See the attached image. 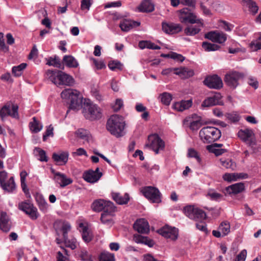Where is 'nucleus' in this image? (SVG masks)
I'll list each match as a JSON object with an SVG mask.
<instances>
[{
  "label": "nucleus",
  "instance_id": "c03bdc74",
  "mask_svg": "<svg viewBox=\"0 0 261 261\" xmlns=\"http://www.w3.org/2000/svg\"><path fill=\"white\" fill-rule=\"evenodd\" d=\"M27 65L26 63H23L18 66H14L12 69V73L15 76H20L22 74V70L26 68Z\"/></svg>",
  "mask_w": 261,
  "mask_h": 261
},
{
  "label": "nucleus",
  "instance_id": "4c0bfd02",
  "mask_svg": "<svg viewBox=\"0 0 261 261\" xmlns=\"http://www.w3.org/2000/svg\"><path fill=\"white\" fill-rule=\"evenodd\" d=\"M34 153L38 156V160L41 162H47L48 158L44 150L39 147H35L34 149Z\"/></svg>",
  "mask_w": 261,
  "mask_h": 261
},
{
  "label": "nucleus",
  "instance_id": "864d4df0",
  "mask_svg": "<svg viewBox=\"0 0 261 261\" xmlns=\"http://www.w3.org/2000/svg\"><path fill=\"white\" fill-rule=\"evenodd\" d=\"M162 102L166 106L170 105L172 99V95L169 93L164 92L160 95Z\"/></svg>",
  "mask_w": 261,
  "mask_h": 261
},
{
  "label": "nucleus",
  "instance_id": "f257e3e1",
  "mask_svg": "<svg viewBox=\"0 0 261 261\" xmlns=\"http://www.w3.org/2000/svg\"><path fill=\"white\" fill-rule=\"evenodd\" d=\"M125 123L122 116L117 114L112 115L108 120L106 127L111 135L117 138L124 135Z\"/></svg>",
  "mask_w": 261,
  "mask_h": 261
},
{
  "label": "nucleus",
  "instance_id": "f03ea898",
  "mask_svg": "<svg viewBox=\"0 0 261 261\" xmlns=\"http://www.w3.org/2000/svg\"><path fill=\"white\" fill-rule=\"evenodd\" d=\"M46 74L49 81L57 86H71L74 84V80L71 75L60 70H48Z\"/></svg>",
  "mask_w": 261,
  "mask_h": 261
},
{
  "label": "nucleus",
  "instance_id": "774afa93",
  "mask_svg": "<svg viewBox=\"0 0 261 261\" xmlns=\"http://www.w3.org/2000/svg\"><path fill=\"white\" fill-rule=\"evenodd\" d=\"M92 4V0H82L81 1V9L82 10H89Z\"/></svg>",
  "mask_w": 261,
  "mask_h": 261
},
{
  "label": "nucleus",
  "instance_id": "412c9836",
  "mask_svg": "<svg viewBox=\"0 0 261 261\" xmlns=\"http://www.w3.org/2000/svg\"><path fill=\"white\" fill-rule=\"evenodd\" d=\"M133 240L137 244H143L149 247H152L154 245V242L152 240L147 237L142 236L137 233L133 235Z\"/></svg>",
  "mask_w": 261,
  "mask_h": 261
},
{
  "label": "nucleus",
  "instance_id": "09e8293b",
  "mask_svg": "<svg viewBox=\"0 0 261 261\" xmlns=\"http://www.w3.org/2000/svg\"><path fill=\"white\" fill-rule=\"evenodd\" d=\"M47 60V64L49 66H53L56 67H60L61 63L60 58L55 56L53 57H49Z\"/></svg>",
  "mask_w": 261,
  "mask_h": 261
},
{
  "label": "nucleus",
  "instance_id": "f3484780",
  "mask_svg": "<svg viewBox=\"0 0 261 261\" xmlns=\"http://www.w3.org/2000/svg\"><path fill=\"white\" fill-rule=\"evenodd\" d=\"M163 31L169 35L177 34L182 30L180 24L173 22H163L162 23Z\"/></svg>",
  "mask_w": 261,
  "mask_h": 261
},
{
  "label": "nucleus",
  "instance_id": "e433bc0d",
  "mask_svg": "<svg viewBox=\"0 0 261 261\" xmlns=\"http://www.w3.org/2000/svg\"><path fill=\"white\" fill-rule=\"evenodd\" d=\"M75 135L77 137L80 138L87 142L89 141L90 138L89 132L87 130L83 128L78 129L75 132Z\"/></svg>",
  "mask_w": 261,
  "mask_h": 261
},
{
  "label": "nucleus",
  "instance_id": "e2e57ef3",
  "mask_svg": "<svg viewBox=\"0 0 261 261\" xmlns=\"http://www.w3.org/2000/svg\"><path fill=\"white\" fill-rule=\"evenodd\" d=\"M80 257L83 261H93L91 258V255L85 250H81Z\"/></svg>",
  "mask_w": 261,
  "mask_h": 261
},
{
  "label": "nucleus",
  "instance_id": "603ef678",
  "mask_svg": "<svg viewBox=\"0 0 261 261\" xmlns=\"http://www.w3.org/2000/svg\"><path fill=\"white\" fill-rule=\"evenodd\" d=\"M206 149L209 152L214 153L216 156L222 155L227 152V150L223 148H217L212 146H207Z\"/></svg>",
  "mask_w": 261,
  "mask_h": 261
},
{
  "label": "nucleus",
  "instance_id": "49530a36",
  "mask_svg": "<svg viewBox=\"0 0 261 261\" xmlns=\"http://www.w3.org/2000/svg\"><path fill=\"white\" fill-rule=\"evenodd\" d=\"M109 68L112 71H115L117 70H122L123 69V66L120 62L114 60L110 61L108 64Z\"/></svg>",
  "mask_w": 261,
  "mask_h": 261
},
{
  "label": "nucleus",
  "instance_id": "72a5a7b5",
  "mask_svg": "<svg viewBox=\"0 0 261 261\" xmlns=\"http://www.w3.org/2000/svg\"><path fill=\"white\" fill-rule=\"evenodd\" d=\"M35 198L40 210L43 212H46L48 208V204L43 196L41 195L37 194Z\"/></svg>",
  "mask_w": 261,
  "mask_h": 261
},
{
  "label": "nucleus",
  "instance_id": "a18cd8bd",
  "mask_svg": "<svg viewBox=\"0 0 261 261\" xmlns=\"http://www.w3.org/2000/svg\"><path fill=\"white\" fill-rule=\"evenodd\" d=\"M194 216L195 218H191V219L194 220L196 221H201L206 218V214L202 210L197 208L196 212L194 213Z\"/></svg>",
  "mask_w": 261,
  "mask_h": 261
},
{
  "label": "nucleus",
  "instance_id": "4be33fe9",
  "mask_svg": "<svg viewBox=\"0 0 261 261\" xmlns=\"http://www.w3.org/2000/svg\"><path fill=\"white\" fill-rule=\"evenodd\" d=\"M221 95L219 93H216L213 96L208 97L206 98L202 103L201 107H210L215 105H220L219 100Z\"/></svg>",
  "mask_w": 261,
  "mask_h": 261
},
{
  "label": "nucleus",
  "instance_id": "ddd939ff",
  "mask_svg": "<svg viewBox=\"0 0 261 261\" xmlns=\"http://www.w3.org/2000/svg\"><path fill=\"white\" fill-rule=\"evenodd\" d=\"M204 84L211 89H219L223 86L221 79L217 75H213L206 77L203 81Z\"/></svg>",
  "mask_w": 261,
  "mask_h": 261
},
{
  "label": "nucleus",
  "instance_id": "0e129e2a",
  "mask_svg": "<svg viewBox=\"0 0 261 261\" xmlns=\"http://www.w3.org/2000/svg\"><path fill=\"white\" fill-rule=\"evenodd\" d=\"M202 123L200 119L191 122L190 124V128L192 130H198L201 126Z\"/></svg>",
  "mask_w": 261,
  "mask_h": 261
},
{
  "label": "nucleus",
  "instance_id": "f704fd0d",
  "mask_svg": "<svg viewBox=\"0 0 261 261\" xmlns=\"http://www.w3.org/2000/svg\"><path fill=\"white\" fill-rule=\"evenodd\" d=\"M63 61L69 67L76 68L79 65L76 59L71 56H65L63 59Z\"/></svg>",
  "mask_w": 261,
  "mask_h": 261
},
{
  "label": "nucleus",
  "instance_id": "a19ab883",
  "mask_svg": "<svg viewBox=\"0 0 261 261\" xmlns=\"http://www.w3.org/2000/svg\"><path fill=\"white\" fill-rule=\"evenodd\" d=\"M114 215L102 213L100 220L101 222L106 225L111 226L113 224V216Z\"/></svg>",
  "mask_w": 261,
  "mask_h": 261
},
{
  "label": "nucleus",
  "instance_id": "37998d69",
  "mask_svg": "<svg viewBox=\"0 0 261 261\" xmlns=\"http://www.w3.org/2000/svg\"><path fill=\"white\" fill-rule=\"evenodd\" d=\"M202 48L206 51H215L220 48V46L215 44L203 42L202 44Z\"/></svg>",
  "mask_w": 261,
  "mask_h": 261
},
{
  "label": "nucleus",
  "instance_id": "ea45409f",
  "mask_svg": "<svg viewBox=\"0 0 261 261\" xmlns=\"http://www.w3.org/2000/svg\"><path fill=\"white\" fill-rule=\"evenodd\" d=\"M197 208L193 205H187L184 207L183 212L190 219L194 218H195L194 215L196 212Z\"/></svg>",
  "mask_w": 261,
  "mask_h": 261
},
{
  "label": "nucleus",
  "instance_id": "f8f14e48",
  "mask_svg": "<svg viewBox=\"0 0 261 261\" xmlns=\"http://www.w3.org/2000/svg\"><path fill=\"white\" fill-rule=\"evenodd\" d=\"M158 233L163 237L171 240L175 241L178 237V230L175 227L165 226L158 231Z\"/></svg>",
  "mask_w": 261,
  "mask_h": 261
},
{
  "label": "nucleus",
  "instance_id": "a878e982",
  "mask_svg": "<svg viewBox=\"0 0 261 261\" xmlns=\"http://www.w3.org/2000/svg\"><path fill=\"white\" fill-rule=\"evenodd\" d=\"M80 231L82 233V236L83 240L85 242H89L92 240V234L91 232L89 230L88 227L83 223H80L79 225Z\"/></svg>",
  "mask_w": 261,
  "mask_h": 261
},
{
  "label": "nucleus",
  "instance_id": "69168bd1",
  "mask_svg": "<svg viewBox=\"0 0 261 261\" xmlns=\"http://www.w3.org/2000/svg\"><path fill=\"white\" fill-rule=\"evenodd\" d=\"M54 128L53 127L50 125L48 126L43 135V141H46L47 138L49 136L53 137L54 135L53 133Z\"/></svg>",
  "mask_w": 261,
  "mask_h": 261
},
{
  "label": "nucleus",
  "instance_id": "bf43d9fd",
  "mask_svg": "<svg viewBox=\"0 0 261 261\" xmlns=\"http://www.w3.org/2000/svg\"><path fill=\"white\" fill-rule=\"evenodd\" d=\"M227 118L232 122L239 121L241 116L237 112H232L227 114Z\"/></svg>",
  "mask_w": 261,
  "mask_h": 261
},
{
  "label": "nucleus",
  "instance_id": "0eeeda50",
  "mask_svg": "<svg viewBox=\"0 0 261 261\" xmlns=\"http://www.w3.org/2000/svg\"><path fill=\"white\" fill-rule=\"evenodd\" d=\"M149 144H147L155 154H158L164 149L165 143L157 134L149 135L148 138Z\"/></svg>",
  "mask_w": 261,
  "mask_h": 261
},
{
  "label": "nucleus",
  "instance_id": "b1692460",
  "mask_svg": "<svg viewBox=\"0 0 261 261\" xmlns=\"http://www.w3.org/2000/svg\"><path fill=\"white\" fill-rule=\"evenodd\" d=\"M68 156L69 153L67 151H62L53 154V160L61 165L66 164L68 161Z\"/></svg>",
  "mask_w": 261,
  "mask_h": 261
},
{
  "label": "nucleus",
  "instance_id": "5fc2aeb1",
  "mask_svg": "<svg viewBox=\"0 0 261 261\" xmlns=\"http://www.w3.org/2000/svg\"><path fill=\"white\" fill-rule=\"evenodd\" d=\"M250 47L252 51H256L261 49V34L257 40L251 42Z\"/></svg>",
  "mask_w": 261,
  "mask_h": 261
},
{
  "label": "nucleus",
  "instance_id": "2eb2a0df",
  "mask_svg": "<svg viewBox=\"0 0 261 261\" xmlns=\"http://www.w3.org/2000/svg\"><path fill=\"white\" fill-rule=\"evenodd\" d=\"M205 38H207L214 42L220 44L223 43L227 39L226 34L219 31H211L205 34Z\"/></svg>",
  "mask_w": 261,
  "mask_h": 261
},
{
  "label": "nucleus",
  "instance_id": "2f4dec72",
  "mask_svg": "<svg viewBox=\"0 0 261 261\" xmlns=\"http://www.w3.org/2000/svg\"><path fill=\"white\" fill-rule=\"evenodd\" d=\"M197 25H190L184 30L185 34L187 36H194L198 34L200 31V27L202 23L200 22L197 23Z\"/></svg>",
  "mask_w": 261,
  "mask_h": 261
},
{
  "label": "nucleus",
  "instance_id": "9d476101",
  "mask_svg": "<svg viewBox=\"0 0 261 261\" xmlns=\"http://www.w3.org/2000/svg\"><path fill=\"white\" fill-rule=\"evenodd\" d=\"M19 209L29 215L32 220H36L39 216V214L36 207L34 206L31 202L27 201L21 202L19 203Z\"/></svg>",
  "mask_w": 261,
  "mask_h": 261
},
{
  "label": "nucleus",
  "instance_id": "7c9ffc66",
  "mask_svg": "<svg viewBox=\"0 0 261 261\" xmlns=\"http://www.w3.org/2000/svg\"><path fill=\"white\" fill-rule=\"evenodd\" d=\"M113 199L119 204H126L129 200L128 194L125 193L123 195L118 193L112 194Z\"/></svg>",
  "mask_w": 261,
  "mask_h": 261
},
{
  "label": "nucleus",
  "instance_id": "c9c22d12",
  "mask_svg": "<svg viewBox=\"0 0 261 261\" xmlns=\"http://www.w3.org/2000/svg\"><path fill=\"white\" fill-rule=\"evenodd\" d=\"M31 130L35 133L40 132L42 128V124L37 120L36 117L33 118V121L30 123Z\"/></svg>",
  "mask_w": 261,
  "mask_h": 261
},
{
  "label": "nucleus",
  "instance_id": "393cba45",
  "mask_svg": "<svg viewBox=\"0 0 261 261\" xmlns=\"http://www.w3.org/2000/svg\"><path fill=\"white\" fill-rule=\"evenodd\" d=\"M174 74L179 75L181 78L187 79L192 76L194 72L193 70L188 68L180 67L175 68Z\"/></svg>",
  "mask_w": 261,
  "mask_h": 261
},
{
  "label": "nucleus",
  "instance_id": "1a4fd4ad",
  "mask_svg": "<svg viewBox=\"0 0 261 261\" xmlns=\"http://www.w3.org/2000/svg\"><path fill=\"white\" fill-rule=\"evenodd\" d=\"M18 110V106L17 105L11 104L10 102L7 103L1 109L0 117L2 120H4V118L8 116L17 119L19 118Z\"/></svg>",
  "mask_w": 261,
  "mask_h": 261
},
{
  "label": "nucleus",
  "instance_id": "13d9d810",
  "mask_svg": "<svg viewBox=\"0 0 261 261\" xmlns=\"http://www.w3.org/2000/svg\"><path fill=\"white\" fill-rule=\"evenodd\" d=\"M71 229V225L68 222L64 223L61 230L63 232V239L66 238L68 237L67 233Z\"/></svg>",
  "mask_w": 261,
  "mask_h": 261
},
{
  "label": "nucleus",
  "instance_id": "cd10ccee",
  "mask_svg": "<svg viewBox=\"0 0 261 261\" xmlns=\"http://www.w3.org/2000/svg\"><path fill=\"white\" fill-rule=\"evenodd\" d=\"M244 185L243 183H237L226 188V191L229 194H236L241 193L244 190Z\"/></svg>",
  "mask_w": 261,
  "mask_h": 261
},
{
  "label": "nucleus",
  "instance_id": "de8ad7c7",
  "mask_svg": "<svg viewBox=\"0 0 261 261\" xmlns=\"http://www.w3.org/2000/svg\"><path fill=\"white\" fill-rule=\"evenodd\" d=\"M99 261H115L114 254L109 252L101 253L99 257Z\"/></svg>",
  "mask_w": 261,
  "mask_h": 261
},
{
  "label": "nucleus",
  "instance_id": "9b49d317",
  "mask_svg": "<svg viewBox=\"0 0 261 261\" xmlns=\"http://www.w3.org/2000/svg\"><path fill=\"white\" fill-rule=\"evenodd\" d=\"M243 73L237 71H231L227 73L225 77V82L231 88L235 89L239 85V81L243 79Z\"/></svg>",
  "mask_w": 261,
  "mask_h": 261
},
{
  "label": "nucleus",
  "instance_id": "4468645a",
  "mask_svg": "<svg viewBox=\"0 0 261 261\" xmlns=\"http://www.w3.org/2000/svg\"><path fill=\"white\" fill-rule=\"evenodd\" d=\"M239 137L246 142L249 146H253L256 143L254 138V133L252 129L246 128L244 130L241 129L239 131Z\"/></svg>",
  "mask_w": 261,
  "mask_h": 261
},
{
  "label": "nucleus",
  "instance_id": "6ab92c4d",
  "mask_svg": "<svg viewBox=\"0 0 261 261\" xmlns=\"http://www.w3.org/2000/svg\"><path fill=\"white\" fill-rule=\"evenodd\" d=\"M11 228L10 218L7 213L2 212L0 215V229L4 232H8Z\"/></svg>",
  "mask_w": 261,
  "mask_h": 261
},
{
  "label": "nucleus",
  "instance_id": "79ce46f5",
  "mask_svg": "<svg viewBox=\"0 0 261 261\" xmlns=\"http://www.w3.org/2000/svg\"><path fill=\"white\" fill-rule=\"evenodd\" d=\"M102 211V213L114 215V213L116 211V207L113 202L110 201H107L105 207Z\"/></svg>",
  "mask_w": 261,
  "mask_h": 261
},
{
  "label": "nucleus",
  "instance_id": "bb28decb",
  "mask_svg": "<svg viewBox=\"0 0 261 261\" xmlns=\"http://www.w3.org/2000/svg\"><path fill=\"white\" fill-rule=\"evenodd\" d=\"M192 105V100H181L174 103L173 108L178 111L182 112L190 108Z\"/></svg>",
  "mask_w": 261,
  "mask_h": 261
},
{
  "label": "nucleus",
  "instance_id": "338daca9",
  "mask_svg": "<svg viewBox=\"0 0 261 261\" xmlns=\"http://www.w3.org/2000/svg\"><path fill=\"white\" fill-rule=\"evenodd\" d=\"M237 173H225L223 176V178L224 180L227 181H232L237 180L236 176Z\"/></svg>",
  "mask_w": 261,
  "mask_h": 261
},
{
  "label": "nucleus",
  "instance_id": "c756f323",
  "mask_svg": "<svg viewBox=\"0 0 261 261\" xmlns=\"http://www.w3.org/2000/svg\"><path fill=\"white\" fill-rule=\"evenodd\" d=\"M242 4L244 7L248 8L249 11L253 15L257 13L258 7L255 2L252 0H242Z\"/></svg>",
  "mask_w": 261,
  "mask_h": 261
},
{
  "label": "nucleus",
  "instance_id": "58836bf2",
  "mask_svg": "<svg viewBox=\"0 0 261 261\" xmlns=\"http://www.w3.org/2000/svg\"><path fill=\"white\" fill-rule=\"evenodd\" d=\"M107 201L103 199H98L95 200L92 204V207L93 211L95 212H100L103 210Z\"/></svg>",
  "mask_w": 261,
  "mask_h": 261
},
{
  "label": "nucleus",
  "instance_id": "dca6fc26",
  "mask_svg": "<svg viewBox=\"0 0 261 261\" xmlns=\"http://www.w3.org/2000/svg\"><path fill=\"white\" fill-rule=\"evenodd\" d=\"M102 174L99 171V168H97L95 171L89 170L85 171L83 175L84 180L90 183L97 182L102 176Z\"/></svg>",
  "mask_w": 261,
  "mask_h": 261
},
{
  "label": "nucleus",
  "instance_id": "4d7b16f0",
  "mask_svg": "<svg viewBox=\"0 0 261 261\" xmlns=\"http://www.w3.org/2000/svg\"><path fill=\"white\" fill-rule=\"evenodd\" d=\"M64 243L66 247L71 248L72 250L74 249L76 247V240L75 239L69 240L68 237L63 239Z\"/></svg>",
  "mask_w": 261,
  "mask_h": 261
},
{
  "label": "nucleus",
  "instance_id": "3c124183",
  "mask_svg": "<svg viewBox=\"0 0 261 261\" xmlns=\"http://www.w3.org/2000/svg\"><path fill=\"white\" fill-rule=\"evenodd\" d=\"M218 229L221 231L223 237L225 236L230 231V224L227 221L223 222L219 226Z\"/></svg>",
  "mask_w": 261,
  "mask_h": 261
},
{
  "label": "nucleus",
  "instance_id": "680f3d73",
  "mask_svg": "<svg viewBox=\"0 0 261 261\" xmlns=\"http://www.w3.org/2000/svg\"><path fill=\"white\" fill-rule=\"evenodd\" d=\"M0 50L6 53L9 50V47L6 45L4 39V34L0 33Z\"/></svg>",
  "mask_w": 261,
  "mask_h": 261
},
{
  "label": "nucleus",
  "instance_id": "c85d7f7f",
  "mask_svg": "<svg viewBox=\"0 0 261 261\" xmlns=\"http://www.w3.org/2000/svg\"><path fill=\"white\" fill-rule=\"evenodd\" d=\"M140 12H150L154 10V5L151 0H144L138 7Z\"/></svg>",
  "mask_w": 261,
  "mask_h": 261
},
{
  "label": "nucleus",
  "instance_id": "5701e85b",
  "mask_svg": "<svg viewBox=\"0 0 261 261\" xmlns=\"http://www.w3.org/2000/svg\"><path fill=\"white\" fill-rule=\"evenodd\" d=\"M140 25V22L129 19H124L119 24V27L123 32H128L135 27Z\"/></svg>",
  "mask_w": 261,
  "mask_h": 261
},
{
  "label": "nucleus",
  "instance_id": "423d86ee",
  "mask_svg": "<svg viewBox=\"0 0 261 261\" xmlns=\"http://www.w3.org/2000/svg\"><path fill=\"white\" fill-rule=\"evenodd\" d=\"M141 192L143 195L153 203L161 202L162 194L159 189L151 186L145 187L142 188Z\"/></svg>",
  "mask_w": 261,
  "mask_h": 261
},
{
  "label": "nucleus",
  "instance_id": "7ed1b4c3",
  "mask_svg": "<svg viewBox=\"0 0 261 261\" xmlns=\"http://www.w3.org/2000/svg\"><path fill=\"white\" fill-rule=\"evenodd\" d=\"M62 99L69 101V108L72 110H76L80 107L82 100L80 96V92L72 89H66L61 93Z\"/></svg>",
  "mask_w": 261,
  "mask_h": 261
},
{
  "label": "nucleus",
  "instance_id": "a211bd4d",
  "mask_svg": "<svg viewBox=\"0 0 261 261\" xmlns=\"http://www.w3.org/2000/svg\"><path fill=\"white\" fill-rule=\"evenodd\" d=\"M134 228L140 233H148L150 230L148 222L144 218L138 219L134 224Z\"/></svg>",
  "mask_w": 261,
  "mask_h": 261
},
{
  "label": "nucleus",
  "instance_id": "39448f33",
  "mask_svg": "<svg viewBox=\"0 0 261 261\" xmlns=\"http://www.w3.org/2000/svg\"><path fill=\"white\" fill-rule=\"evenodd\" d=\"M221 136V131L215 127L205 126L199 132V137L204 143L214 142L219 139Z\"/></svg>",
  "mask_w": 261,
  "mask_h": 261
},
{
  "label": "nucleus",
  "instance_id": "8fccbe9b",
  "mask_svg": "<svg viewBox=\"0 0 261 261\" xmlns=\"http://www.w3.org/2000/svg\"><path fill=\"white\" fill-rule=\"evenodd\" d=\"M220 163L222 166L226 169H230L232 170H234L236 166V164L230 159H221Z\"/></svg>",
  "mask_w": 261,
  "mask_h": 261
},
{
  "label": "nucleus",
  "instance_id": "aec40b11",
  "mask_svg": "<svg viewBox=\"0 0 261 261\" xmlns=\"http://www.w3.org/2000/svg\"><path fill=\"white\" fill-rule=\"evenodd\" d=\"M54 178L61 187H65L71 184L73 181L71 178L67 177L65 174L60 172L55 173Z\"/></svg>",
  "mask_w": 261,
  "mask_h": 261
},
{
  "label": "nucleus",
  "instance_id": "6e6552de",
  "mask_svg": "<svg viewBox=\"0 0 261 261\" xmlns=\"http://www.w3.org/2000/svg\"><path fill=\"white\" fill-rule=\"evenodd\" d=\"M179 19L182 23L193 24L200 22V20L198 19L192 11L187 8L181 9L179 11Z\"/></svg>",
  "mask_w": 261,
  "mask_h": 261
},
{
  "label": "nucleus",
  "instance_id": "473e14b6",
  "mask_svg": "<svg viewBox=\"0 0 261 261\" xmlns=\"http://www.w3.org/2000/svg\"><path fill=\"white\" fill-rule=\"evenodd\" d=\"M3 189L8 192H12L15 189V183L13 177H11L8 180L1 185Z\"/></svg>",
  "mask_w": 261,
  "mask_h": 261
},
{
  "label": "nucleus",
  "instance_id": "6e6d98bb",
  "mask_svg": "<svg viewBox=\"0 0 261 261\" xmlns=\"http://www.w3.org/2000/svg\"><path fill=\"white\" fill-rule=\"evenodd\" d=\"M188 156L189 158H195L198 163H200L201 159L199 156L198 153L193 148H190L188 149Z\"/></svg>",
  "mask_w": 261,
  "mask_h": 261
},
{
  "label": "nucleus",
  "instance_id": "20e7f679",
  "mask_svg": "<svg viewBox=\"0 0 261 261\" xmlns=\"http://www.w3.org/2000/svg\"><path fill=\"white\" fill-rule=\"evenodd\" d=\"M82 113L86 119L94 121L100 119L102 113L101 109L96 105L89 101L84 103Z\"/></svg>",
  "mask_w": 261,
  "mask_h": 261
},
{
  "label": "nucleus",
  "instance_id": "052dcab7",
  "mask_svg": "<svg viewBox=\"0 0 261 261\" xmlns=\"http://www.w3.org/2000/svg\"><path fill=\"white\" fill-rule=\"evenodd\" d=\"M207 195L209 196L211 199L214 200H218L222 197V195L214 190H210L207 193Z\"/></svg>",
  "mask_w": 261,
  "mask_h": 261
}]
</instances>
